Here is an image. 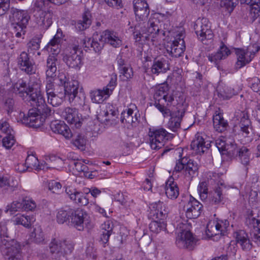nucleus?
I'll list each match as a JSON object with an SVG mask.
<instances>
[{"label":"nucleus","instance_id":"a878e982","mask_svg":"<svg viewBox=\"0 0 260 260\" xmlns=\"http://www.w3.org/2000/svg\"><path fill=\"white\" fill-rule=\"evenodd\" d=\"M235 237L237 242L240 245L244 250H249L252 247V244L248 238L247 234L243 230L236 232Z\"/></svg>","mask_w":260,"mask_h":260},{"label":"nucleus","instance_id":"c9c22d12","mask_svg":"<svg viewBox=\"0 0 260 260\" xmlns=\"http://www.w3.org/2000/svg\"><path fill=\"white\" fill-rule=\"evenodd\" d=\"M153 209L154 210V215L158 219H162L168 214V211L163 202L158 201L153 204Z\"/></svg>","mask_w":260,"mask_h":260},{"label":"nucleus","instance_id":"79ce46f5","mask_svg":"<svg viewBox=\"0 0 260 260\" xmlns=\"http://www.w3.org/2000/svg\"><path fill=\"white\" fill-rule=\"evenodd\" d=\"M64 98L62 92H54L48 95V101L53 106H58L63 102Z\"/></svg>","mask_w":260,"mask_h":260},{"label":"nucleus","instance_id":"473e14b6","mask_svg":"<svg viewBox=\"0 0 260 260\" xmlns=\"http://www.w3.org/2000/svg\"><path fill=\"white\" fill-rule=\"evenodd\" d=\"M213 123L215 129L220 133L225 131L228 126V123L219 114L213 116Z\"/></svg>","mask_w":260,"mask_h":260},{"label":"nucleus","instance_id":"dca6fc26","mask_svg":"<svg viewBox=\"0 0 260 260\" xmlns=\"http://www.w3.org/2000/svg\"><path fill=\"white\" fill-rule=\"evenodd\" d=\"M188 198L186 200L187 204L184 207L186 208V216L189 219L197 218L201 214L203 205L190 195Z\"/></svg>","mask_w":260,"mask_h":260},{"label":"nucleus","instance_id":"37998d69","mask_svg":"<svg viewBox=\"0 0 260 260\" xmlns=\"http://www.w3.org/2000/svg\"><path fill=\"white\" fill-rule=\"evenodd\" d=\"M33 221V217H30L29 216L24 215H21L17 216L13 220L14 224L17 225L21 224L25 227L29 226L31 223Z\"/></svg>","mask_w":260,"mask_h":260},{"label":"nucleus","instance_id":"864d4df0","mask_svg":"<svg viewBox=\"0 0 260 260\" xmlns=\"http://www.w3.org/2000/svg\"><path fill=\"white\" fill-rule=\"evenodd\" d=\"M222 191L220 187L217 188L214 192L210 197V202L212 204H219L221 201Z\"/></svg>","mask_w":260,"mask_h":260},{"label":"nucleus","instance_id":"ddd939ff","mask_svg":"<svg viewBox=\"0 0 260 260\" xmlns=\"http://www.w3.org/2000/svg\"><path fill=\"white\" fill-rule=\"evenodd\" d=\"M133 5L137 21L142 23L147 21L150 10L145 0H134Z\"/></svg>","mask_w":260,"mask_h":260},{"label":"nucleus","instance_id":"0e129e2a","mask_svg":"<svg viewBox=\"0 0 260 260\" xmlns=\"http://www.w3.org/2000/svg\"><path fill=\"white\" fill-rule=\"evenodd\" d=\"M156 108L162 113L164 117H168L171 115V111L160 104V102H155L154 104Z\"/></svg>","mask_w":260,"mask_h":260},{"label":"nucleus","instance_id":"774afa93","mask_svg":"<svg viewBox=\"0 0 260 260\" xmlns=\"http://www.w3.org/2000/svg\"><path fill=\"white\" fill-rule=\"evenodd\" d=\"M215 145L222 154H224V153H225L224 152L227 146L225 141L220 139H217L215 142Z\"/></svg>","mask_w":260,"mask_h":260},{"label":"nucleus","instance_id":"4d7b16f0","mask_svg":"<svg viewBox=\"0 0 260 260\" xmlns=\"http://www.w3.org/2000/svg\"><path fill=\"white\" fill-rule=\"evenodd\" d=\"M15 140L14 137L12 135H7L3 139V145L7 149H10L14 144Z\"/></svg>","mask_w":260,"mask_h":260},{"label":"nucleus","instance_id":"2eb2a0df","mask_svg":"<svg viewBox=\"0 0 260 260\" xmlns=\"http://www.w3.org/2000/svg\"><path fill=\"white\" fill-rule=\"evenodd\" d=\"M58 113L69 123L74 125L76 128H78L81 126V118L76 108L66 107L60 109Z\"/></svg>","mask_w":260,"mask_h":260},{"label":"nucleus","instance_id":"aec40b11","mask_svg":"<svg viewBox=\"0 0 260 260\" xmlns=\"http://www.w3.org/2000/svg\"><path fill=\"white\" fill-rule=\"evenodd\" d=\"M66 192L71 200L80 206H86L89 202L88 199L84 196L82 192L77 191L74 188L67 187Z\"/></svg>","mask_w":260,"mask_h":260},{"label":"nucleus","instance_id":"c85d7f7f","mask_svg":"<svg viewBox=\"0 0 260 260\" xmlns=\"http://www.w3.org/2000/svg\"><path fill=\"white\" fill-rule=\"evenodd\" d=\"M73 214V209L69 207H64L59 209L56 214V220L58 223L70 222V217Z\"/></svg>","mask_w":260,"mask_h":260},{"label":"nucleus","instance_id":"39448f33","mask_svg":"<svg viewBox=\"0 0 260 260\" xmlns=\"http://www.w3.org/2000/svg\"><path fill=\"white\" fill-rule=\"evenodd\" d=\"M81 51L78 43H70L64 50L63 60L70 68L79 70L82 66Z\"/></svg>","mask_w":260,"mask_h":260},{"label":"nucleus","instance_id":"c756f323","mask_svg":"<svg viewBox=\"0 0 260 260\" xmlns=\"http://www.w3.org/2000/svg\"><path fill=\"white\" fill-rule=\"evenodd\" d=\"M237 61L235 64L237 69H241L251 61V57L247 56V52L243 49H237L236 50Z\"/></svg>","mask_w":260,"mask_h":260},{"label":"nucleus","instance_id":"cd10ccee","mask_svg":"<svg viewBox=\"0 0 260 260\" xmlns=\"http://www.w3.org/2000/svg\"><path fill=\"white\" fill-rule=\"evenodd\" d=\"M140 118V114L134 113V110L128 108L126 111H124L121 114L120 121L123 124H133L136 123Z\"/></svg>","mask_w":260,"mask_h":260},{"label":"nucleus","instance_id":"5701e85b","mask_svg":"<svg viewBox=\"0 0 260 260\" xmlns=\"http://www.w3.org/2000/svg\"><path fill=\"white\" fill-rule=\"evenodd\" d=\"M230 53V50L222 44L217 52L210 54L208 56V59L210 61L213 62L217 68L219 69V66H218L219 61L225 59Z\"/></svg>","mask_w":260,"mask_h":260},{"label":"nucleus","instance_id":"ea45409f","mask_svg":"<svg viewBox=\"0 0 260 260\" xmlns=\"http://www.w3.org/2000/svg\"><path fill=\"white\" fill-rule=\"evenodd\" d=\"M53 13L50 11H44L41 13L39 20L40 25L45 28H48L52 23Z\"/></svg>","mask_w":260,"mask_h":260},{"label":"nucleus","instance_id":"4c0bfd02","mask_svg":"<svg viewBox=\"0 0 260 260\" xmlns=\"http://www.w3.org/2000/svg\"><path fill=\"white\" fill-rule=\"evenodd\" d=\"M169 90V88L167 84L163 83L158 86L154 94V99L155 100V102H160L165 99Z\"/></svg>","mask_w":260,"mask_h":260},{"label":"nucleus","instance_id":"9d476101","mask_svg":"<svg viewBox=\"0 0 260 260\" xmlns=\"http://www.w3.org/2000/svg\"><path fill=\"white\" fill-rule=\"evenodd\" d=\"M22 114L23 117V122L29 124L30 126L35 127L43 125L46 118L51 115L42 113L38 110V108H35L29 110L26 116L23 113Z\"/></svg>","mask_w":260,"mask_h":260},{"label":"nucleus","instance_id":"603ef678","mask_svg":"<svg viewBox=\"0 0 260 260\" xmlns=\"http://www.w3.org/2000/svg\"><path fill=\"white\" fill-rule=\"evenodd\" d=\"M245 223L250 228L260 229V220L255 218L252 215H248L246 219Z\"/></svg>","mask_w":260,"mask_h":260},{"label":"nucleus","instance_id":"a19ab883","mask_svg":"<svg viewBox=\"0 0 260 260\" xmlns=\"http://www.w3.org/2000/svg\"><path fill=\"white\" fill-rule=\"evenodd\" d=\"M65 88L66 95H68L69 98H71L72 95H75L79 92V82L77 80L69 81L65 86Z\"/></svg>","mask_w":260,"mask_h":260},{"label":"nucleus","instance_id":"2f4dec72","mask_svg":"<svg viewBox=\"0 0 260 260\" xmlns=\"http://www.w3.org/2000/svg\"><path fill=\"white\" fill-rule=\"evenodd\" d=\"M242 117L239 123L242 135H245L246 137L252 131L251 122L248 118V114L244 112H242Z\"/></svg>","mask_w":260,"mask_h":260},{"label":"nucleus","instance_id":"f704fd0d","mask_svg":"<svg viewBox=\"0 0 260 260\" xmlns=\"http://www.w3.org/2000/svg\"><path fill=\"white\" fill-rule=\"evenodd\" d=\"M91 24V15L89 12H86L83 15L82 19L75 24V27L77 30L82 31L89 27Z\"/></svg>","mask_w":260,"mask_h":260},{"label":"nucleus","instance_id":"7c9ffc66","mask_svg":"<svg viewBox=\"0 0 260 260\" xmlns=\"http://www.w3.org/2000/svg\"><path fill=\"white\" fill-rule=\"evenodd\" d=\"M105 121L111 124L116 123L118 116L119 115L117 109L113 107L112 105H109L107 106L106 109L104 111Z\"/></svg>","mask_w":260,"mask_h":260},{"label":"nucleus","instance_id":"423d86ee","mask_svg":"<svg viewBox=\"0 0 260 260\" xmlns=\"http://www.w3.org/2000/svg\"><path fill=\"white\" fill-rule=\"evenodd\" d=\"M193 27L198 39L203 44H208L212 40L214 34L208 19H198L194 22Z\"/></svg>","mask_w":260,"mask_h":260},{"label":"nucleus","instance_id":"3c124183","mask_svg":"<svg viewBox=\"0 0 260 260\" xmlns=\"http://www.w3.org/2000/svg\"><path fill=\"white\" fill-rule=\"evenodd\" d=\"M240 148H238L235 144L228 145L224 151V154L227 155L230 157H237Z\"/></svg>","mask_w":260,"mask_h":260},{"label":"nucleus","instance_id":"6e6552de","mask_svg":"<svg viewBox=\"0 0 260 260\" xmlns=\"http://www.w3.org/2000/svg\"><path fill=\"white\" fill-rule=\"evenodd\" d=\"M149 144L152 149H159L164 146L163 141L169 140L174 137L173 134L169 133L165 129L160 128L152 131L149 129L148 133Z\"/></svg>","mask_w":260,"mask_h":260},{"label":"nucleus","instance_id":"e433bc0d","mask_svg":"<svg viewBox=\"0 0 260 260\" xmlns=\"http://www.w3.org/2000/svg\"><path fill=\"white\" fill-rule=\"evenodd\" d=\"M90 98L92 101L95 103H102L104 100L107 98L104 96L107 95L109 96V95L105 91L104 89L103 90L96 89L92 90L90 92Z\"/></svg>","mask_w":260,"mask_h":260},{"label":"nucleus","instance_id":"338daca9","mask_svg":"<svg viewBox=\"0 0 260 260\" xmlns=\"http://www.w3.org/2000/svg\"><path fill=\"white\" fill-rule=\"evenodd\" d=\"M10 0H0V16L3 15L10 8Z\"/></svg>","mask_w":260,"mask_h":260},{"label":"nucleus","instance_id":"0eeeda50","mask_svg":"<svg viewBox=\"0 0 260 260\" xmlns=\"http://www.w3.org/2000/svg\"><path fill=\"white\" fill-rule=\"evenodd\" d=\"M6 238L4 237V239H2L5 259L21 260L22 256L20 245L17 241L9 236H6Z\"/></svg>","mask_w":260,"mask_h":260},{"label":"nucleus","instance_id":"09e8293b","mask_svg":"<svg viewBox=\"0 0 260 260\" xmlns=\"http://www.w3.org/2000/svg\"><path fill=\"white\" fill-rule=\"evenodd\" d=\"M120 77L122 80L127 81L131 79L133 76V71L131 66L124 67L119 70Z\"/></svg>","mask_w":260,"mask_h":260},{"label":"nucleus","instance_id":"20e7f679","mask_svg":"<svg viewBox=\"0 0 260 260\" xmlns=\"http://www.w3.org/2000/svg\"><path fill=\"white\" fill-rule=\"evenodd\" d=\"M40 82L39 80L34 81V84L29 86L28 99L30 104L42 113L46 115H51L53 112L51 109L47 106L45 99L40 90Z\"/></svg>","mask_w":260,"mask_h":260},{"label":"nucleus","instance_id":"bf43d9fd","mask_svg":"<svg viewBox=\"0 0 260 260\" xmlns=\"http://www.w3.org/2000/svg\"><path fill=\"white\" fill-rule=\"evenodd\" d=\"M25 164L28 165V168H31L36 170L39 167L38 159L34 155L28 156L25 160Z\"/></svg>","mask_w":260,"mask_h":260},{"label":"nucleus","instance_id":"4be33fe9","mask_svg":"<svg viewBox=\"0 0 260 260\" xmlns=\"http://www.w3.org/2000/svg\"><path fill=\"white\" fill-rule=\"evenodd\" d=\"M100 39L105 43L110 44L114 47H118L121 45V41L117 36V34L113 31L106 30L100 35Z\"/></svg>","mask_w":260,"mask_h":260},{"label":"nucleus","instance_id":"680f3d73","mask_svg":"<svg viewBox=\"0 0 260 260\" xmlns=\"http://www.w3.org/2000/svg\"><path fill=\"white\" fill-rule=\"evenodd\" d=\"M62 185L59 182L52 180L49 183L48 189L53 193H58L61 189Z\"/></svg>","mask_w":260,"mask_h":260},{"label":"nucleus","instance_id":"6ab92c4d","mask_svg":"<svg viewBox=\"0 0 260 260\" xmlns=\"http://www.w3.org/2000/svg\"><path fill=\"white\" fill-rule=\"evenodd\" d=\"M50 128L54 133L61 135L67 139L71 138L72 136L71 129L63 121H52L50 123Z\"/></svg>","mask_w":260,"mask_h":260},{"label":"nucleus","instance_id":"393cba45","mask_svg":"<svg viewBox=\"0 0 260 260\" xmlns=\"http://www.w3.org/2000/svg\"><path fill=\"white\" fill-rule=\"evenodd\" d=\"M32 84H34V81H30L27 85L26 83L23 80H19L13 85V91L15 94L23 98L25 95L26 96L28 95L29 86Z\"/></svg>","mask_w":260,"mask_h":260},{"label":"nucleus","instance_id":"a18cd8bd","mask_svg":"<svg viewBox=\"0 0 260 260\" xmlns=\"http://www.w3.org/2000/svg\"><path fill=\"white\" fill-rule=\"evenodd\" d=\"M237 156H239L243 165H247L249 161V149L244 146L240 148Z\"/></svg>","mask_w":260,"mask_h":260},{"label":"nucleus","instance_id":"a211bd4d","mask_svg":"<svg viewBox=\"0 0 260 260\" xmlns=\"http://www.w3.org/2000/svg\"><path fill=\"white\" fill-rule=\"evenodd\" d=\"M86 214L84 211L77 208L75 210L73 209V214L70 217L71 224L79 231H82L84 229V221Z\"/></svg>","mask_w":260,"mask_h":260},{"label":"nucleus","instance_id":"f03ea898","mask_svg":"<svg viewBox=\"0 0 260 260\" xmlns=\"http://www.w3.org/2000/svg\"><path fill=\"white\" fill-rule=\"evenodd\" d=\"M29 19L30 16L26 11L11 8L9 21L12 26V34L17 38L25 35Z\"/></svg>","mask_w":260,"mask_h":260},{"label":"nucleus","instance_id":"9b49d317","mask_svg":"<svg viewBox=\"0 0 260 260\" xmlns=\"http://www.w3.org/2000/svg\"><path fill=\"white\" fill-rule=\"evenodd\" d=\"M197 241L198 240L190 231H183L178 235L176 243L179 248L192 250L196 246Z\"/></svg>","mask_w":260,"mask_h":260},{"label":"nucleus","instance_id":"bb28decb","mask_svg":"<svg viewBox=\"0 0 260 260\" xmlns=\"http://www.w3.org/2000/svg\"><path fill=\"white\" fill-rule=\"evenodd\" d=\"M165 189L166 196L171 199H175L179 196L178 187L172 177H170L166 182Z\"/></svg>","mask_w":260,"mask_h":260},{"label":"nucleus","instance_id":"de8ad7c7","mask_svg":"<svg viewBox=\"0 0 260 260\" xmlns=\"http://www.w3.org/2000/svg\"><path fill=\"white\" fill-rule=\"evenodd\" d=\"M166 228V224L162 221H152L149 224L150 230L155 233H157Z\"/></svg>","mask_w":260,"mask_h":260},{"label":"nucleus","instance_id":"6e6d98bb","mask_svg":"<svg viewBox=\"0 0 260 260\" xmlns=\"http://www.w3.org/2000/svg\"><path fill=\"white\" fill-rule=\"evenodd\" d=\"M248 1H245L244 4L250 6L251 12L258 14L260 11V0H249Z\"/></svg>","mask_w":260,"mask_h":260},{"label":"nucleus","instance_id":"f257e3e1","mask_svg":"<svg viewBox=\"0 0 260 260\" xmlns=\"http://www.w3.org/2000/svg\"><path fill=\"white\" fill-rule=\"evenodd\" d=\"M160 26L158 20L153 19L138 23L136 25L133 32L134 39L137 42L151 39L153 42L160 43L161 40H165L166 32Z\"/></svg>","mask_w":260,"mask_h":260},{"label":"nucleus","instance_id":"412c9836","mask_svg":"<svg viewBox=\"0 0 260 260\" xmlns=\"http://www.w3.org/2000/svg\"><path fill=\"white\" fill-rule=\"evenodd\" d=\"M170 70V64L165 57L155 58L151 68V71L154 74L166 73Z\"/></svg>","mask_w":260,"mask_h":260},{"label":"nucleus","instance_id":"7ed1b4c3","mask_svg":"<svg viewBox=\"0 0 260 260\" xmlns=\"http://www.w3.org/2000/svg\"><path fill=\"white\" fill-rule=\"evenodd\" d=\"M74 247V244L71 241L53 239L49 244L51 257L57 260H67V255L72 253Z\"/></svg>","mask_w":260,"mask_h":260},{"label":"nucleus","instance_id":"5fc2aeb1","mask_svg":"<svg viewBox=\"0 0 260 260\" xmlns=\"http://www.w3.org/2000/svg\"><path fill=\"white\" fill-rule=\"evenodd\" d=\"M260 50V44H251L247 47L246 52H247V56L251 57V60L254 57L256 53Z\"/></svg>","mask_w":260,"mask_h":260},{"label":"nucleus","instance_id":"72a5a7b5","mask_svg":"<svg viewBox=\"0 0 260 260\" xmlns=\"http://www.w3.org/2000/svg\"><path fill=\"white\" fill-rule=\"evenodd\" d=\"M198 165L196 162L191 159L188 160L185 166V176L189 179H191L198 174Z\"/></svg>","mask_w":260,"mask_h":260},{"label":"nucleus","instance_id":"69168bd1","mask_svg":"<svg viewBox=\"0 0 260 260\" xmlns=\"http://www.w3.org/2000/svg\"><path fill=\"white\" fill-rule=\"evenodd\" d=\"M187 158L183 157L178 159L176 161V166L174 168V171L179 172L183 169H185L186 162H187Z\"/></svg>","mask_w":260,"mask_h":260},{"label":"nucleus","instance_id":"b1692460","mask_svg":"<svg viewBox=\"0 0 260 260\" xmlns=\"http://www.w3.org/2000/svg\"><path fill=\"white\" fill-rule=\"evenodd\" d=\"M205 143L203 138L198 134L196 135L195 139L191 142L190 148L196 153L202 154L210 146L209 143L206 145Z\"/></svg>","mask_w":260,"mask_h":260},{"label":"nucleus","instance_id":"f8f14e48","mask_svg":"<svg viewBox=\"0 0 260 260\" xmlns=\"http://www.w3.org/2000/svg\"><path fill=\"white\" fill-rule=\"evenodd\" d=\"M19 69L28 75L35 73V62L30 55L25 51L22 52L17 59Z\"/></svg>","mask_w":260,"mask_h":260},{"label":"nucleus","instance_id":"c03bdc74","mask_svg":"<svg viewBox=\"0 0 260 260\" xmlns=\"http://www.w3.org/2000/svg\"><path fill=\"white\" fill-rule=\"evenodd\" d=\"M85 98L84 93L82 91V89H80L78 94L72 95L71 98H69V100L70 101L74 102L76 105L80 107L85 105Z\"/></svg>","mask_w":260,"mask_h":260},{"label":"nucleus","instance_id":"58836bf2","mask_svg":"<svg viewBox=\"0 0 260 260\" xmlns=\"http://www.w3.org/2000/svg\"><path fill=\"white\" fill-rule=\"evenodd\" d=\"M88 45H90V47L98 53L101 51L105 44L104 41L100 39V36L98 35H94L92 39H88Z\"/></svg>","mask_w":260,"mask_h":260},{"label":"nucleus","instance_id":"052dcab7","mask_svg":"<svg viewBox=\"0 0 260 260\" xmlns=\"http://www.w3.org/2000/svg\"><path fill=\"white\" fill-rule=\"evenodd\" d=\"M40 39L38 38L32 39L27 44L28 51L38 50L40 48Z\"/></svg>","mask_w":260,"mask_h":260},{"label":"nucleus","instance_id":"e2e57ef3","mask_svg":"<svg viewBox=\"0 0 260 260\" xmlns=\"http://www.w3.org/2000/svg\"><path fill=\"white\" fill-rule=\"evenodd\" d=\"M21 203L23 211H31L36 207V203L31 200H22Z\"/></svg>","mask_w":260,"mask_h":260},{"label":"nucleus","instance_id":"13d9d810","mask_svg":"<svg viewBox=\"0 0 260 260\" xmlns=\"http://www.w3.org/2000/svg\"><path fill=\"white\" fill-rule=\"evenodd\" d=\"M73 165L74 167L73 169H75L79 173H83L88 170V167L84 164L82 162L79 161H73L71 162L70 165Z\"/></svg>","mask_w":260,"mask_h":260},{"label":"nucleus","instance_id":"4468645a","mask_svg":"<svg viewBox=\"0 0 260 260\" xmlns=\"http://www.w3.org/2000/svg\"><path fill=\"white\" fill-rule=\"evenodd\" d=\"M166 49L167 52L172 57H178L181 56L185 50L182 34H178L172 42L167 45Z\"/></svg>","mask_w":260,"mask_h":260},{"label":"nucleus","instance_id":"1a4fd4ad","mask_svg":"<svg viewBox=\"0 0 260 260\" xmlns=\"http://www.w3.org/2000/svg\"><path fill=\"white\" fill-rule=\"evenodd\" d=\"M57 59L54 56H50L47 60V70L46 74L47 78L46 85V92L47 96L54 93L55 86L53 82V78L56 76L57 70L56 63Z\"/></svg>","mask_w":260,"mask_h":260},{"label":"nucleus","instance_id":"8fccbe9b","mask_svg":"<svg viewBox=\"0 0 260 260\" xmlns=\"http://www.w3.org/2000/svg\"><path fill=\"white\" fill-rule=\"evenodd\" d=\"M73 145L79 149L84 150L86 144V140L84 136L78 135L76 138L73 140Z\"/></svg>","mask_w":260,"mask_h":260},{"label":"nucleus","instance_id":"f3484780","mask_svg":"<svg viewBox=\"0 0 260 260\" xmlns=\"http://www.w3.org/2000/svg\"><path fill=\"white\" fill-rule=\"evenodd\" d=\"M177 111L170 115L171 118L168 123V127L173 132H176L180 128L182 118L185 112L182 105H177Z\"/></svg>","mask_w":260,"mask_h":260},{"label":"nucleus","instance_id":"49530a36","mask_svg":"<svg viewBox=\"0 0 260 260\" xmlns=\"http://www.w3.org/2000/svg\"><path fill=\"white\" fill-rule=\"evenodd\" d=\"M23 207L21 201H14L11 204L7 205L5 212H9L11 214H14L17 211H22Z\"/></svg>","mask_w":260,"mask_h":260}]
</instances>
